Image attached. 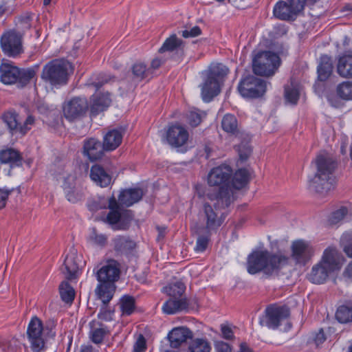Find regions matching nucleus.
<instances>
[{
    "instance_id": "obj_2",
    "label": "nucleus",
    "mask_w": 352,
    "mask_h": 352,
    "mask_svg": "<svg viewBox=\"0 0 352 352\" xmlns=\"http://www.w3.org/2000/svg\"><path fill=\"white\" fill-rule=\"evenodd\" d=\"M232 170L228 165H221L213 168L208 175V183L210 186H219L215 193H208L207 197L210 200H217L216 204H222V206H229L233 199L229 184Z\"/></svg>"
},
{
    "instance_id": "obj_24",
    "label": "nucleus",
    "mask_w": 352,
    "mask_h": 352,
    "mask_svg": "<svg viewBox=\"0 0 352 352\" xmlns=\"http://www.w3.org/2000/svg\"><path fill=\"white\" fill-rule=\"evenodd\" d=\"M142 196L143 191L139 188L124 189L120 192L118 196V204L129 207L138 202Z\"/></svg>"
},
{
    "instance_id": "obj_57",
    "label": "nucleus",
    "mask_w": 352,
    "mask_h": 352,
    "mask_svg": "<svg viewBox=\"0 0 352 352\" xmlns=\"http://www.w3.org/2000/svg\"><path fill=\"white\" fill-rule=\"evenodd\" d=\"M113 314L112 311L107 309V305H104V307L100 308L98 314V318L104 321H111L112 320Z\"/></svg>"
},
{
    "instance_id": "obj_54",
    "label": "nucleus",
    "mask_w": 352,
    "mask_h": 352,
    "mask_svg": "<svg viewBox=\"0 0 352 352\" xmlns=\"http://www.w3.org/2000/svg\"><path fill=\"white\" fill-rule=\"evenodd\" d=\"M288 1L297 14L304 9L306 3L314 4L316 2L311 0H288Z\"/></svg>"
},
{
    "instance_id": "obj_16",
    "label": "nucleus",
    "mask_w": 352,
    "mask_h": 352,
    "mask_svg": "<svg viewBox=\"0 0 352 352\" xmlns=\"http://www.w3.org/2000/svg\"><path fill=\"white\" fill-rule=\"evenodd\" d=\"M21 36L14 32H8L1 38V47L9 56H15L21 51Z\"/></svg>"
},
{
    "instance_id": "obj_31",
    "label": "nucleus",
    "mask_w": 352,
    "mask_h": 352,
    "mask_svg": "<svg viewBox=\"0 0 352 352\" xmlns=\"http://www.w3.org/2000/svg\"><path fill=\"white\" fill-rule=\"evenodd\" d=\"M107 208L109 209V212L107 215L106 221L111 226L117 224L121 219L122 208L113 195L108 199Z\"/></svg>"
},
{
    "instance_id": "obj_52",
    "label": "nucleus",
    "mask_w": 352,
    "mask_h": 352,
    "mask_svg": "<svg viewBox=\"0 0 352 352\" xmlns=\"http://www.w3.org/2000/svg\"><path fill=\"white\" fill-rule=\"evenodd\" d=\"M348 210L346 207H341L340 209L333 212L329 219V223L331 225L339 223L347 214Z\"/></svg>"
},
{
    "instance_id": "obj_47",
    "label": "nucleus",
    "mask_w": 352,
    "mask_h": 352,
    "mask_svg": "<svg viewBox=\"0 0 352 352\" xmlns=\"http://www.w3.org/2000/svg\"><path fill=\"white\" fill-rule=\"evenodd\" d=\"M107 236L98 233L95 228H91L89 236V242L92 245L104 247L107 242Z\"/></svg>"
},
{
    "instance_id": "obj_15",
    "label": "nucleus",
    "mask_w": 352,
    "mask_h": 352,
    "mask_svg": "<svg viewBox=\"0 0 352 352\" xmlns=\"http://www.w3.org/2000/svg\"><path fill=\"white\" fill-rule=\"evenodd\" d=\"M292 259L298 264L305 265L311 256L310 244L302 239L294 241L291 245Z\"/></svg>"
},
{
    "instance_id": "obj_64",
    "label": "nucleus",
    "mask_w": 352,
    "mask_h": 352,
    "mask_svg": "<svg viewBox=\"0 0 352 352\" xmlns=\"http://www.w3.org/2000/svg\"><path fill=\"white\" fill-rule=\"evenodd\" d=\"M343 276L346 279L352 280V261L344 269Z\"/></svg>"
},
{
    "instance_id": "obj_17",
    "label": "nucleus",
    "mask_w": 352,
    "mask_h": 352,
    "mask_svg": "<svg viewBox=\"0 0 352 352\" xmlns=\"http://www.w3.org/2000/svg\"><path fill=\"white\" fill-rule=\"evenodd\" d=\"M160 53L175 52L173 58L181 61L184 56V42L173 34L167 38L158 51Z\"/></svg>"
},
{
    "instance_id": "obj_59",
    "label": "nucleus",
    "mask_w": 352,
    "mask_h": 352,
    "mask_svg": "<svg viewBox=\"0 0 352 352\" xmlns=\"http://www.w3.org/2000/svg\"><path fill=\"white\" fill-rule=\"evenodd\" d=\"M146 349V340L142 336H140L133 346L135 352H143Z\"/></svg>"
},
{
    "instance_id": "obj_48",
    "label": "nucleus",
    "mask_w": 352,
    "mask_h": 352,
    "mask_svg": "<svg viewBox=\"0 0 352 352\" xmlns=\"http://www.w3.org/2000/svg\"><path fill=\"white\" fill-rule=\"evenodd\" d=\"M120 309L123 315H131L135 309L134 298L130 296H124L120 299Z\"/></svg>"
},
{
    "instance_id": "obj_28",
    "label": "nucleus",
    "mask_w": 352,
    "mask_h": 352,
    "mask_svg": "<svg viewBox=\"0 0 352 352\" xmlns=\"http://www.w3.org/2000/svg\"><path fill=\"white\" fill-rule=\"evenodd\" d=\"M188 309V303L186 298H171L166 300L162 306V310L166 314H174L177 312L187 311Z\"/></svg>"
},
{
    "instance_id": "obj_6",
    "label": "nucleus",
    "mask_w": 352,
    "mask_h": 352,
    "mask_svg": "<svg viewBox=\"0 0 352 352\" xmlns=\"http://www.w3.org/2000/svg\"><path fill=\"white\" fill-rule=\"evenodd\" d=\"M69 63L64 59H54L46 63L42 71V79L52 87L58 88L67 85Z\"/></svg>"
},
{
    "instance_id": "obj_34",
    "label": "nucleus",
    "mask_w": 352,
    "mask_h": 352,
    "mask_svg": "<svg viewBox=\"0 0 352 352\" xmlns=\"http://www.w3.org/2000/svg\"><path fill=\"white\" fill-rule=\"evenodd\" d=\"M332 59L327 55H322L317 67L318 78L320 81H325L331 76L333 71Z\"/></svg>"
},
{
    "instance_id": "obj_5",
    "label": "nucleus",
    "mask_w": 352,
    "mask_h": 352,
    "mask_svg": "<svg viewBox=\"0 0 352 352\" xmlns=\"http://www.w3.org/2000/svg\"><path fill=\"white\" fill-rule=\"evenodd\" d=\"M340 268V255L335 248L324 250L320 261L314 265L308 275V279L314 284H322L329 274Z\"/></svg>"
},
{
    "instance_id": "obj_62",
    "label": "nucleus",
    "mask_w": 352,
    "mask_h": 352,
    "mask_svg": "<svg viewBox=\"0 0 352 352\" xmlns=\"http://www.w3.org/2000/svg\"><path fill=\"white\" fill-rule=\"evenodd\" d=\"M326 340V336L322 329H320L315 336L314 342L317 346L322 344Z\"/></svg>"
},
{
    "instance_id": "obj_55",
    "label": "nucleus",
    "mask_w": 352,
    "mask_h": 352,
    "mask_svg": "<svg viewBox=\"0 0 352 352\" xmlns=\"http://www.w3.org/2000/svg\"><path fill=\"white\" fill-rule=\"evenodd\" d=\"M238 151L241 160H246L252 153V148L248 144H241L238 147Z\"/></svg>"
},
{
    "instance_id": "obj_3",
    "label": "nucleus",
    "mask_w": 352,
    "mask_h": 352,
    "mask_svg": "<svg viewBox=\"0 0 352 352\" xmlns=\"http://www.w3.org/2000/svg\"><path fill=\"white\" fill-rule=\"evenodd\" d=\"M228 72V68L222 63L212 64L208 70L203 72V82L200 88L204 102H210L220 93L221 85Z\"/></svg>"
},
{
    "instance_id": "obj_50",
    "label": "nucleus",
    "mask_w": 352,
    "mask_h": 352,
    "mask_svg": "<svg viewBox=\"0 0 352 352\" xmlns=\"http://www.w3.org/2000/svg\"><path fill=\"white\" fill-rule=\"evenodd\" d=\"M341 243L344 245V252L352 258V232L344 233L341 237Z\"/></svg>"
},
{
    "instance_id": "obj_26",
    "label": "nucleus",
    "mask_w": 352,
    "mask_h": 352,
    "mask_svg": "<svg viewBox=\"0 0 352 352\" xmlns=\"http://www.w3.org/2000/svg\"><path fill=\"white\" fill-rule=\"evenodd\" d=\"M65 166L64 163L60 160H58L56 163H54L52 165L50 172L51 175H54L56 177L63 175V182L62 184V188L63 189V191H65V187H71L74 188V186H76V177L74 175L72 174H68L67 176L64 175V170H65Z\"/></svg>"
},
{
    "instance_id": "obj_23",
    "label": "nucleus",
    "mask_w": 352,
    "mask_h": 352,
    "mask_svg": "<svg viewBox=\"0 0 352 352\" xmlns=\"http://www.w3.org/2000/svg\"><path fill=\"white\" fill-rule=\"evenodd\" d=\"M90 178L97 185L102 188L109 186L111 183V176L106 170L98 164L91 166L90 170Z\"/></svg>"
},
{
    "instance_id": "obj_4",
    "label": "nucleus",
    "mask_w": 352,
    "mask_h": 352,
    "mask_svg": "<svg viewBox=\"0 0 352 352\" xmlns=\"http://www.w3.org/2000/svg\"><path fill=\"white\" fill-rule=\"evenodd\" d=\"M315 164L316 173L313 179L314 187L318 192H328L335 184L337 162L327 155L320 154L316 157Z\"/></svg>"
},
{
    "instance_id": "obj_20",
    "label": "nucleus",
    "mask_w": 352,
    "mask_h": 352,
    "mask_svg": "<svg viewBox=\"0 0 352 352\" xmlns=\"http://www.w3.org/2000/svg\"><path fill=\"white\" fill-rule=\"evenodd\" d=\"M170 346L173 348L179 347L182 343L188 339L192 338V332L187 327H179L173 329L167 336Z\"/></svg>"
},
{
    "instance_id": "obj_9",
    "label": "nucleus",
    "mask_w": 352,
    "mask_h": 352,
    "mask_svg": "<svg viewBox=\"0 0 352 352\" xmlns=\"http://www.w3.org/2000/svg\"><path fill=\"white\" fill-rule=\"evenodd\" d=\"M289 315L290 311L287 306L270 305L266 307L264 315L260 316L259 324L271 329H277Z\"/></svg>"
},
{
    "instance_id": "obj_30",
    "label": "nucleus",
    "mask_w": 352,
    "mask_h": 352,
    "mask_svg": "<svg viewBox=\"0 0 352 352\" xmlns=\"http://www.w3.org/2000/svg\"><path fill=\"white\" fill-rule=\"evenodd\" d=\"M123 131L121 129H112L109 131L104 136L103 143L106 151H113L122 142Z\"/></svg>"
},
{
    "instance_id": "obj_49",
    "label": "nucleus",
    "mask_w": 352,
    "mask_h": 352,
    "mask_svg": "<svg viewBox=\"0 0 352 352\" xmlns=\"http://www.w3.org/2000/svg\"><path fill=\"white\" fill-rule=\"evenodd\" d=\"M107 203L108 201L104 197H98V199L89 200L87 203V208L89 210L96 212L100 209L107 208Z\"/></svg>"
},
{
    "instance_id": "obj_8",
    "label": "nucleus",
    "mask_w": 352,
    "mask_h": 352,
    "mask_svg": "<svg viewBox=\"0 0 352 352\" xmlns=\"http://www.w3.org/2000/svg\"><path fill=\"white\" fill-rule=\"evenodd\" d=\"M238 90L245 98H258L262 97L267 90V82L256 76L249 75L241 80Z\"/></svg>"
},
{
    "instance_id": "obj_58",
    "label": "nucleus",
    "mask_w": 352,
    "mask_h": 352,
    "mask_svg": "<svg viewBox=\"0 0 352 352\" xmlns=\"http://www.w3.org/2000/svg\"><path fill=\"white\" fill-rule=\"evenodd\" d=\"M201 30L197 25L194 26L190 30H185L182 32V36L184 38H192L200 35Z\"/></svg>"
},
{
    "instance_id": "obj_18",
    "label": "nucleus",
    "mask_w": 352,
    "mask_h": 352,
    "mask_svg": "<svg viewBox=\"0 0 352 352\" xmlns=\"http://www.w3.org/2000/svg\"><path fill=\"white\" fill-rule=\"evenodd\" d=\"M105 150L104 143L96 138H89L86 140L83 146V154L87 156L89 160L96 161L100 159Z\"/></svg>"
},
{
    "instance_id": "obj_63",
    "label": "nucleus",
    "mask_w": 352,
    "mask_h": 352,
    "mask_svg": "<svg viewBox=\"0 0 352 352\" xmlns=\"http://www.w3.org/2000/svg\"><path fill=\"white\" fill-rule=\"evenodd\" d=\"M34 123V118L29 116L23 122V134L30 129L29 125L32 126Z\"/></svg>"
},
{
    "instance_id": "obj_35",
    "label": "nucleus",
    "mask_w": 352,
    "mask_h": 352,
    "mask_svg": "<svg viewBox=\"0 0 352 352\" xmlns=\"http://www.w3.org/2000/svg\"><path fill=\"white\" fill-rule=\"evenodd\" d=\"M337 72L342 77L352 78V54H345L340 56Z\"/></svg>"
},
{
    "instance_id": "obj_43",
    "label": "nucleus",
    "mask_w": 352,
    "mask_h": 352,
    "mask_svg": "<svg viewBox=\"0 0 352 352\" xmlns=\"http://www.w3.org/2000/svg\"><path fill=\"white\" fill-rule=\"evenodd\" d=\"M164 292L170 297L180 298L186 289L185 285L181 281L170 283L164 288Z\"/></svg>"
},
{
    "instance_id": "obj_14",
    "label": "nucleus",
    "mask_w": 352,
    "mask_h": 352,
    "mask_svg": "<svg viewBox=\"0 0 352 352\" xmlns=\"http://www.w3.org/2000/svg\"><path fill=\"white\" fill-rule=\"evenodd\" d=\"M188 138V131L179 124L169 126L166 133L167 143L174 148H179L186 144Z\"/></svg>"
},
{
    "instance_id": "obj_19",
    "label": "nucleus",
    "mask_w": 352,
    "mask_h": 352,
    "mask_svg": "<svg viewBox=\"0 0 352 352\" xmlns=\"http://www.w3.org/2000/svg\"><path fill=\"white\" fill-rule=\"evenodd\" d=\"M111 102L109 93L94 94L91 98L90 115L91 117L98 116L105 111Z\"/></svg>"
},
{
    "instance_id": "obj_60",
    "label": "nucleus",
    "mask_w": 352,
    "mask_h": 352,
    "mask_svg": "<svg viewBox=\"0 0 352 352\" xmlns=\"http://www.w3.org/2000/svg\"><path fill=\"white\" fill-rule=\"evenodd\" d=\"M221 333H222V337L224 339L230 340L234 338V333H233L232 329L229 326L225 325V324H221Z\"/></svg>"
},
{
    "instance_id": "obj_42",
    "label": "nucleus",
    "mask_w": 352,
    "mask_h": 352,
    "mask_svg": "<svg viewBox=\"0 0 352 352\" xmlns=\"http://www.w3.org/2000/svg\"><path fill=\"white\" fill-rule=\"evenodd\" d=\"M20 159L19 153L12 148H7L0 151V161L3 164H16Z\"/></svg>"
},
{
    "instance_id": "obj_36",
    "label": "nucleus",
    "mask_w": 352,
    "mask_h": 352,
    "mask_svg": "<svg viewBox=\"0 0 352 352\" xmlns=\"http://www.w3.org/2000/svg\"><path fill=\"white\" fill-rule=\"evenodd\" d=\"M335 317L341 324L352 322V301H347L340 305L337 308Z\"/></svg>"
},
{
    "instance_id": "obj_41",
    "label": "nucleus",
    "mask_w": 352,
    "mask_h": 352,
    "mask_svg": "<svg viewBox=\"0 0 352 352\" xmlns=\"http://www.w3.org/2000/svg\"><path fill=\"white\" fill-rule=\"evenodd\" d=\"M188 349L190 352H210L211 346L205 338H195L191 340Z\"/></svg>"
},
{
    "instance_id": "obj_29",
    "label": "nucleus",
    "mask_w": 352,
    "mask_h": 352,
    "mask_svg": "<svg viewBox=\"0 0 352 352\" xmlns=\"http://www.w3.org/2000/svg\"><path fill=\"white\" fill-rule=\"evenodd\" d=\"M89 326V338L95 344L102 343L104 337L110 332L106 325L95 320L90 322Z\"/></svg>"
},
{
    "instance_id": "obj_32",
    "label": "nucleus",
    "mask_w": 352,
    "mask_h": 352,
    "mask_svg": "<svg viewBox=\"0 0 352 352\" xmlns=\"http://www.w3.org/2000/svg\"><path fill=\"white\" fill-rule=\"evenodd\" d=\"M2 120L12 134L21 132L22 127L20 115L14 110H9L2 115Z\"/></svg>"
},
{
    "instance_id": "obj_61",
    "label": "nucleus",
    "mask_w": 352,
    "mask_h": 352,
    "mask_svg": "<svg viewBox=\"0 0 352 352\" xmlns=\"http://www.w3.org/2000/svg\"><path fill=\"white\" fill-rule=\"evenodd\" d=\"M215 349L217 352H231L230 345L223 341H219L215 343Z\"/></svg>"
},
{
    "instance_id": "obj_27",
    "label": "nucleus",
    "mask_w": 352,
    "mask_h": 352,
    "mask_svg": "<svg viewBox=\"0 0 352 352\" xmlns=\"http://www.w3.org/2000/svg\"><path fill=\"white\" fill-rule=\"evenodd\" d=\"M273 14L276 18L284 21L293 20L297 15L289 1L277 2L274 7Z\"/></svg>"
},
{
    "instance_id": "obj_53",
    "label": "nucleus",
    "mask_w": 352,
    "mask_h": 352,
    "mask_svg": "<svg viewBox=\"0 0 352 352\" xmlns=\"http://www.w3.org/2000/svg\"><path fill=\"white\" fill-rule=\"evenodd\" d=\"M38 65L36 64L33 67L23 69V86L31 80L34 78Z\"/></svg>"
},
{
    "instance_id": "obj_37",
    "label": "nucleus",
    "mask_w": 352,
    "mask_h": 352,
    "mask_svg": "<svg viewBox=\"0 0 352 352\" xmlns=\"http://www.w3.org/2000/svg\"><path fill=\"white\" fill-rule=\"evenodd\" d=\"M133 74V82L134 85L146 78L151 74V69L147 68L146 65L142 62H137L131 67Z\"/></svg>"
},
{
    "instance_id": "obj_10",
    "label": "nucleus",
    "mask_w": 352,
    "mask_h": 352,
    "mask_svg": "<svg viewBox=\"0 0 352 352\" xmlns=\"http://www.w3.org/2000/svg\"><path fill=\"white\" fill-rule=\"evenodd\" d=\"M43 331L42 321L36 316L33 317L27 329L28 340L32 352H45L47 350Z\"/></svg>"
},
{
    "instance_id": "obj_13",
    "label": "nucleus",
    "mask_w": 352,
    "mask_h": 352,
    "mask_svg": "<svg viewBox=\"0 0 352 352\" xmlns=\"http://www.w3.org/2000/svg\"><path fill=\"white\" fill-rule=\"evenodd\" d=\"M120 274V264L115 260L108 261L96 272V278L99 283L115 284Z\"/></svg>"
},
{
    "instance_id": "obj_46",
    "label": "nucleus",
    "mask_w": 352,
    "mask_h": 352,
    "mask_svg": "<svg viewBox=\"0 0 352 352\" xmlns=\"http://www.w3.org/2000/svg\"><path fill=\"white\" fill-rule=\"evenodd\" d=\"M64 193L67 200L72 204L81 201L84 197L82 190L76 186L72 188L69 186L65 187Z\"/></svg>"
},
{
    "instance_id": "obj_11",
    "label": "nucleus",
    "mask_w": 352,
    "mask_h": 352,
    "mask_svg": "<svg viewBox=\"0 0 352 352\" xmlns=\"http://www.w3.org/2000/svg\"><path fill=\"white\" fill-rule=\"evenodd\" d=\"M212 204L205 202L203 204V213L201 217L206 223L205 230L208 234L215 232L222 225L224 219L222 215L219 216L218 210L228 206H222V204H216L217 200L210 201Z\"/></svg>"
},
{
    "instance_id": "obj_33",
    "label": "nucleus",
    "mask_w": 352,
    "mask_h": 352,
    "mask_svg": "<svg viewBox=\"0 0 352 352\" xmlns=\"http://www.w3.org/2000/svg\"><path fill=\"white\" fill-rule=\"evenodd\" d=\"M116 290V285L107 283H99L96 293L104 305H107L112 299Z\"/></svg>"
},
{
    "instance_id": "obj_38",
    "label": "nucleus",
    "mask_w": 352,
    "mask_h": 352,
    "mask_svg": "<svg viewBox=\"0 0 352 352\" xmlns=\"http://www.w3.org/2000/svg\"><path fill=\"white\" fill-rule=\"evenodd\" d=\"M250 179V173L245 168L237 170L232 179V186L234 188L240 190L245 187Z\"/></svg>"
},
{
    "instance_id": "obj_51",
    "label": "nucleus",
    "mask_w": 352,
    "mask_h": 352,
    "mask_svg": "<svg viewBox=\"0 0 352 352\" xmlns=\"http://www.w3.org/2000/svg\"><path fill=\"white\" fill-rule=\"evenodd\" d=\"M206 232V235L199 236L197 239L196 245L194 248L196 252H203L207 248L211 233L208 234L207 231Z\"/></svg>"
},
{
    "instance_id": "obj_44",
    "label": "nucleus",
    "mask_w": 352,
    "mask_h": 352,
    "mask_svg": "<svg viewBox=\"0 0 352 352\" xmlns=\"http://www.w3.org/2000/svg\"><path fill=\"white\" fill-rule=\"evenodd\" d=\"M300 90L298 85L291 82L285 87V100L291 104H296L299 99Z\"/></svg>"
},
{
    "instance_id": "obj_22",
    "label": "nucleus",
    "mask_w": 352,
    "mask_h": 352,
    "mask_svg": "<svg viewBox=\"0 0 352 352\" xmlns=\"http://www.w3.org/2000/svg\"><path fill=\"white\" fill-rule=\"evenodd\" d=\"M112 241L114 250L120 254H133L136 248L135 242L126 236H116Z\"/></svg>"
},
{
    "instance_id": "obj_21",
    "label": "nucleus",
    "mask_w": 352,
    "mask_h": 352,
    "mask_svg": "<svg viewBox=\"0 0 352 352\" xmlns=\"http://www.w3.org/2000/svg\"><path fill=\"white\" fill-rule=\"evenodd\" d=\"M19 68L9 63H2L0 65V80L5 85L15 83L19 78Z\"/></svg>"
},
{
    "instance_id": "obj_7",
    "label": "nucleus",
    "mask_w": 352,
    "mask_h": 352,
    "mask_svg": "<svg viewBox=\"0 0 352 352\" xmlns=\"http://www.w3.org/2000/svg\"><path fill=\"white\" fill-rule=\"evenodd\" d=\"M280 64V57L276 53L260 52L253 59V72L258 76H270L275 74Z\"/></svg>"
},
{
    "instance_id": "obj_40",
    "label": "nucleus",
    "mask_w": 352,
    "mask_h": 352,
    "mask_svg": "<svg viewBox=\"0 0 352 352\" xmlns=\"http://www.w3.org/2000/svg\"><path fill=\"white\" fill-rule=\"evenodd\" d=\"M59 293L62 300L66 303H72L75 297V291L70 284L63 281L59 285Z\"/></svg>"
},
{
    "instance_id": "obj_45",
    "label": "nucleus",
    "mask_w": 352,
    "mask_h": 352,
    "mask_svg": "<svg viewBox=\"0 0 352 352\" xmlns=\"http://www.w3.org/2000/svg\"><path fill=\"white\" fill-rule=\"evenodd\" d=\"M336 93L343 100H352V82L344 81L338 84L336 88Z\"/></svg>"
},
{
    "instance_id": "obj_25",
    "label": "nucleus",
    "mask_w": 352,
    "mask_h": 352,
    "mask_svg": "<svg viewBox=\"0 0 352 352\" xmlns=\"http://www.w3.org/2000/svg\"><path fill=\"white\" fill-rule=\"evenodd\" d=\"M63 272L68 280L76 278L79 272V266L74 252H70L65 256L63 263Z\"/></svg>"
},
{
    "instance_id": "obj_12",
    "label": "nucleus",
    "mask_w": 352,
    "mask_h": 352,
    "mask_svg": "<svg viewBox=\"0 0 352 352\" xmlns=\"http://www.w3.org/2000/svg\"><path fill=\"white\" fill-rule=\"evenodd\" d=\"M89 103L86 98L74 97L63 104L64 117L69 122L82 118L87 113Z\"/></svg>"
},
{
    "instance_id": "obj_56",
    "label": "nucleus",
    "mask_w": 352,
    "mask_h": 352,
    "mask_svg": "<svg viewBox=\"0 0 352 352\" xmlns=\"http://www.w3.org/2000/svg\"><path fill=\"white\" fill-rule=\"evenodd\" d=\"M187 118H188L189 124L192 126H198L201 121V118L200 114L199 113H197L196 111H193L189 112Z\"/></svg>"
},
{
    "instance_id": "obj_39",
    "label": "nucleus",
    "mask_w": 352,
    "mask_h": 352,
    "mask_svg": "<svg viewBox=\"0 0 352 352\" xmlns=\"http://www.w3.org/2000/svg\"><path fill=\"white\" fill-rule=\"evenodd\" d=\"M223 130L228 133L235 134L238 130V121L232 114H226L221 121Z\"/></svg>"
},
{
    "instance_id": "obj_1",
    "label": "nucleus",
    "mask_w": 352,
    "mask_h": 352,
    "mask_svg": "<svg viewBox=\"0 0 352 352\" xmlns=\"http://www.w3.org/2000/svg\"><path fill=\"white\" fill-rule=\"evenodd\" d=\"M289 257L278 252H271L267 250H253L248 256L247 271L250 274L263 272L270 276L287 265Z\"/></svg>"
}]
</instances>
